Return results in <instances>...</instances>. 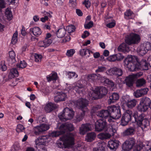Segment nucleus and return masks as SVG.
<instances>
[{
    "label": "nucleus",
    "instance_id": "1",
    "mask_svg": "<svg viewBox=\"0 0 151 151\" xmlns=\"http://www.w3.org/2000/svg\"><path fill=\"white\" fill-rule=\"evenodd\" d=\"M74 129L73 125L70 123H65L61 124L59 127L58 130L53 132L50 134V136L56 137L60 135L67 133L66 135H63L60 138V141L57 142L58 147L61 148L69 147L74 144V137L76 135L75 133H69V132L73 131Z\"/></svg>",
    "mask_w": 151,
    "mask_h": 151
},
{
    "label": "nucleus",
    "instance_id": "2",
    "mask_svg": "<svg viewBox=\"0 0 151 151\" xmlns=\"http://www.w3.org/2000/svg\"><path fill=\"white\" fill-rule=\"evenodd\" d=\"M133 116L138 127H140L143 131H146L149 127L150 121L148 119L144 118L145 114L135 111L134 112Z\"/></svg>",
    "mask_w": 151,
    "mask_h": 151
},
{
    "label": "nucleus",
    "instance_id": "3",
    "mask_svg": "<svg viewBox=\"0 0 151 151\" xmlns=\"http://www.w3.org/2000/svg\"><path fill=\"white\" fill-rule=\"evenodd\" d=\"M107 90L105 87L97 88L95 90L90 92L89 93V95L91 98L94 99H96L101 98L107 93Z\"/></svg>",
    "mask_w": 151,
    "mask_h": 151
},
{
    "label": "nucleus",
    "instance_id": "4",
    "mask_svg": "<svg viewBox=\"0 0 151 151\" xmlns=\"http://www.w3.org/2000/svg\"><path fill=\"white\" fill-rule=\"evenodd\" d=\"M108 130V133H101L98 135V137L100 139L104 140L109 138L111 136H113L116 131V127L115 125L114 124H110L109 125Z\"/></svg>",
    "mask_w": 151,
    "mask_h": 151
},
{
    "label": "nucleus",
    "instance_id": "5",
    "mask_svg": "<svg viewBox=\"0 0 151 151\" xmlns=\"http://www.w3.org/2000/svg\"><path fill=\"white\" fill-rule=\"evenodd\" d=\"M74 114V111L72 109L66 107L64 109L63 113L59 114L58 117L61 121H65L73 118Z\"/></svg>",
    "mask_w": 151,
    "mask_h": 151
},
{
    "label": "nucleus",
    "instance_id": "6",
    "mask_svg": "<svg viewBox=\"0 0 151 151\" xmlns=\"http://www.w3.org/2000/svg\"><path fill=\"white\" fill-rule=\"evenodd\" d=\"M142 75V72L130 75L127 76L124 81V83L128 87H132L137 78Z\"/></svg>",
    "mask_w": 151,
    "mask_h": 151
},
{
    "label": "nucleus",
    "instance_id": "7",
    "mask_svg": "<svg viewBox=\"0 0 151 151\" xmlns=\"http://www.w3.org/2000/svg\"><path fill=\"white\" fill-rule=\"evenodd\" d=\"M109 110L110 112V116L113 119H117L121 117V114L119 106L114 105L109 106Z\"/></svg>",
    "mask_w": 151,
    "mask_h": 151
},
{
    "label": "nucleus",
    "instance_id": "8",
    "mask_svg": "<svg viewBox=\"0 0 151 151\" xmlns=\"http://www.w3.org/2000/svg\"><path fill=\"white\" fill-rule=\"evenodd\" d=\"M132 112L130 110H127L123 114L121 120L120 124L125 126L127 125L129 122L131 120Z\"/></svg>",
    "mask_w": 151,
    "mask_h": 151
},
{
    "label": "nucleus",
    "instance_id": "9",
    "mask_svg": "<svg viewBox=\"0 0 151 151\" xmlns=\"http://www.w3.org/2000/svg\"><path fill=\"white\" fill-rule=\"evenodd\" d=\"M140 37L139 35L136 34L132 33L127 36L125 39L126 43L129 45L137 44L139 42Z\"/></svg>",
    "mask_w": 151,
    "mask_h": 151
},
{
    "label": "nucleus",
    "instance_id": "10",
    "mask_svg": "<svg viewBox=\"0 0 151 151\" xmlns=\"http://www.w3.org/2000/svg\"><path fill=\"white\" fill-rule=\"evenodd\" d=\"M135 143V139L130 138L126 140L122 145V148L124 151H129L133 148Z\"/></svg>",
    "mask_w": 151,
    "mask_h": 151
},
{
    "label": "nucleus",
    "instance_id": "11",
    "mask_svg": "<svg viewBox=\"0 0 151 151\" xmlns=\"http://www.w3.org/2000/svg\"><path fill=\"white\" fill-rule=\"evenodd\" d=\"M107 127V124L105 120L99 119L95 123V129L96 131L101 132L106 129Z\"/></svg>",
    "mask_w": 151,
    "mask_h": 151
},
{
    "label": "nucleus",
    "instance_id": "12",
    "mask_svg": "<svg viewBox=\"0 0 151 151\" xmlns=\"http://www.w3.org/2000/svg\"><path fill=\"white\" fill-rule=\"evenodd\" d=\"M74 103L77 106L79 107L82 111L84 110L87 111L88 110L87 106L88 105V102L86 99L81 98L75 101Z\"/></svg>",
    "mask_w": 151,
    "mask_h": 151
},
{
    "label": "nucleus",
    "instance_id": "13",
    "mask_svg": "<svg viewBox=\"0 0 151 151\" xmlns=\"http://www.w3.org/2000/svg\"><path fill=\"white\" fill-rule=\"evenodd\" d=\"M49 128V125L43 124L34 128V133L36 135H39L42 132L47 130Z\"/></svg>",
    "mask_w": 151,
    "mask_h": 151
},
{
    "label": "nucleus",
    "instance_id": "14",
    "mask_svg": "<svg viewBox=\"0 0 151 151\" xmlns=\"http://www.w3.org/2000/svg\"><path fill=\"white\" fill-rule=\"evenodd\" d=\"M122 99L123 103H125L127 107L129 108H132L135 107L137 102L136 99H131L127 97L124 96Z\"/></svg>",
    "mask_w": 151,
    "mask_h": 151
},
{
    "label": "nucleus",
    "instance_id": "15",
    "mask_svg": "<svg viewBox=\"0 0 151 151\" xmlns=\"http://www.w3.org/2000/svg\"><path fill=\"white\" fill-rule=\"evenodd\" d=\"M92 125L89 123L83 124L80 127V133L83 135L88 131H91Z\"/></svg>",
    "mask_w": 151,
    "mask_h": 151
},
{
    "label": "nucleus",
    "instance_id": "16",
    "mask_svg": "<svg viewBox=\"0 0 151 151\" xmlns=\"http://www.w3.org/2000/svg\"><path fill=\"white\" fill-rule=\"evenodd\" d=\"M109 107H108L106 110H102L98 111L96 113V115L102 118L107 119L110 116V112L109 110Z\"/></svg>",
    "mask_w": 151,
    "mask_h": 151
},
{
    "label": "nucleus",
    "instance_id": "17",
    "mask_svg": "<svg viewBox=\"0 0 151 151\" xmlns=\"http://www.w3.org/2000/svg\"><path fill=\"white\" fill-rule=\"evenodd\" d=\"M148 91L147 88H141L137 90L134 92V95L136 98H139L146 94Z\"/></svg>",
    "mask_w": 151,
    "mask_h": 151
},
{
    "label": "nucleus",
    "instance_id": "18",
    "mask_svg": "<svg viewBox=\"0 0 151 151\" xmlns=\"http://www.w3.org/2000/svg\"><path fill=\"white\" fill-rule=\"evenodd\" d=\"M135 133L134 128L130 127L127 128L122 132V135L124 137L131 136L134 135Z\"/></svg>",
    "mask_w": 151,
    "mask_h": 151
},
{
    "label": "nucleus",
    "instance_id": "19",
    "mask_svg": "<svg viewBox=\"0 0 151 151\" xmlns=\"http://www.w3.org/2000/svg\"><path fill=\"white\" fill-rule=\"evenodd\" d=\"M119 142L118 140H110L108 142V146L110 149L115 151L119 146Z\"/></svg>",
    "mask_w": 151,
    "mask_h": 151
},
{
    "label": "nucleus",
    "instance_id": "20",
    "mask_svg": "<svg viewBox=\"0 0 151 151\" xmlns=\"http://www.w3.org/2000/svg\"><path fill=\"white\" fill-rule=\"evenodd\" d=\"M136 60L138 63V65L139 66V68L141 67V68L142 70H148L149 64L147 62L145 59H142L140 62L137 60V59H136Z\"/></svg>",
    "mask_w": 151,
    "mask_h": 151
},
{
    "label": "nucleus",
    "instance_id": "21",
    "mask_svg": "<svg viewBox=\"0 0 151 151\" xmlns=\"http://www.w3.org/2000/svg\"><path fill=\"white\" fill-rule=\"evenodd\" d=\"M9 57L7 59V60L9 65L11 66L16 62L15 59L16 55L14 51H9Z\"/></svg>",
    "mask_w": 151,
    "mask_h": 151
},
{
    "label": "nucleus",
    "instance_id": "22",
    "mask_svg": "<svg viewBox=\"0 0 151 151\" xmlns=\"http://www.w3.org/2000/svg\"><path fill=\"white\" fill-rule=\"evenodd\" d=\"M58 94L55 96L54 99L55 102H58L59 101H65L66 98V95L65 93L61 92L57 93Z\"/></svg>",
    "mask_w": 151,
    "mask_h": 151
},
{
    "label": "nucleus",
    "instance_id": "23",
    "mask_svg": "<svg viewBox=\"0 0 151 151\" xmlns=\"http://www.w3.org/2000/svg\"><path fill=\"white\" fill-rule=\"evenodd\" d=\"M57 106L55 104L50 103L47 104L45 106L44 110L47 113H49L57 108Z\"/></svg>",
    "mask_w": 151,
    "mask_h": 151
},
{
    "label": "nucleus",
    "instance_id": "24",
    "mask_svg": "<svg viewBox=\"0 0 151 151\" xmlns=\"http://www.w3.org/2000/svg\"><path fill=\"white\" fill-rule=\"evenodd\" d=\"M117 49L119 51L122 52L124 53L128 52L130 50L128 45L125 43H123L121 44Z\"/></svg>",
    "mask_w": 151,
    "mask_h": 151
},
{
    "label": "nucleus",
    "instance_id": "25",
    "mask_svg": "<svg viewBox=\"0 0 151 151\" xmlns=\"http://www.w3.org/2000/svg\"><path fill=\"white\" fill-rule=\"evenodd\" d=\"M44 136H40L35 140L36 145L39 147L40 146L44 145L46 142V139L44 138Z\"/></svg>",
    "mask_w": 151,
    "mask_h": 151
},
{
    "label": "nucleus",
    "instance_id": "26",
    "mask_svg": "<svg viewBox=\"0 0 151 151\" xmlns=\"http://www.w3.org/2000/svg\"><path fill=\"white\" fill-rule=\"evenodd\" d=\"M110 71L112 74L116 76L117 77L122 76L123 74L122 70L116 67L112 68L110 70Z\"/></svg>",
    "mask_w": 151,
    "mask_h": 151
},
{
    "label": "nucleus",
    "instance_id": "27",
    "mask_svg": "<svg viewBox=\"0 0 151 151\" xmlns=\"http://www.w3.org/2000/svg\"><path fill=\"white\" fill-rule=\"evenodd\" d=\"M74 86H73V89L77 92H79V89L83 88L84 85L82 84L80 81H78L77 82L74 84Z\"/></svg>",
    "mask_w": 151,
    "mask_h": 151
},
{
    "label": "nucleus",
    "instance_id": "28",
    "mask_svg": "<svg viewBox=\"0 0 151 151\" xmlns=\"http://www.w3.org/2000/svg\"><path fill=\"white\" fill-rule=\"evenodd\" d=\"M140 101L148 108L151 109V100L147 97L142 98Z\"/></svg>",
    "mask_w": 151,
    "mask_h": 151
},
{
    "label": "nucleus",
    "instance_id": "29",
    "mask_svg": "<svg viewBox=\"0 0 151 151\" xmlns=\"http://www.w3.org/2000/svg\"><path fill=\"white\" fill-rule=\"evenodd\" d=\"M127 66L131 71H136L139 68V66L138 64H134L131 61L129 62L127 64Z\"/></svg>",
    "mask_w": 151,
    "mask_h": 151
},
{
    "label": "nucleus",
    "instance_id": "30",
    "mask_svg": "<svg viewBox=\"0 0 151 151\" xmlns=\"http://www.w3.org/2000/svg\"><path fill=\"white\" fill-rule=\"evenodd\" d=\"M119 98V94L116 93L114 92L109 96V102L110 104L113 103L116 101L118 100Z\"/></svg>",
    "mask_w": 151,
    "mask_h": 151
},
{
    "label": "nucleus",
    "instance_id": "31",
    "mask_svg": "<svg viewBox=\"0 0 151 151\" xmlns=\"http://www.w3.org/2000/svg\"><path fill=\"white\" fill-rule=\"evenodd\" d=\"M96 134L94 132H91L87 134L85 139L88 142H91L95 139Z\"/></svg>",
    "mask_w": 151,
    "mask_h": 151
},
{
    "label": "nucleus",
    "instance_id": "32",
    "mask_svg": "<svg viewBox=\"0 0 151 151\" xmlns=\"http://www.w3.org/2000/svg\"><path fill=\"white\" fill-rule=\"evenodd\" d=\"M137 109L138 111L141 112H146L148 109V107L140 101L139 104L137 106Z\"/></svg>",
    "mask_w": 151,
    "mask_h": 151
},
{
    "label": "nucleus",
    "instance_id": "33",
    "mask_svg": "<svg viewBox=\"0 0 151 151\" xmlns=\"http://www.w3.org/2000/svg\"><path fill=\"white\" fill-rule=\"evenodd\" d=\"M137 50L139 55L140 56L143 55L147 52L142 44H141L138 47Z\"/></svg>",
    "mask_w": 151,
    "mask_h": 151
},
{
    "label": "nucleus",
    "instance_id": "34",
    "mask_svg": "<svg viewBox=\"0 0 151 151\" xmlns=\"http://www.w3.org/2000/svg\"><path fill=\"white\" fill-rule=\"evenodd\" d=\"M30 31H32L35 36L37 37L38 36L42 33L41 30L40 28L37 27L31 28Z\"/></svg>",
    "mask_w": 151,
    "mask_h": 151
},
{
    "label": "nucleus",
    "instance_id": "35",
    "mask_svg": "<svg viewBox=\"0 0 151 151\" xmlns=\"http://www.w3.org/2000/svg\"><path fill=\"white\" fill-rule=\"evenodd\" d=\"M100 79L102 82H103L104 83H106L110 85L111 87L114 86V83L111 80L105 78L101 75L100 76Z\"/></svg>",
    "mask_w": 151,
    "mask_h": 151
},
{
    "label": "nucleus",
    "instance_id": "36",
    "mask_svg": "<svg viewBox=\"0 0 151 151\" xmlns=\"http://www.w3.org/2000/svg\"><path fill=\"white\" fill-rule=\"evenodd\" d=\"M66 33V31L64 28H60L58 29L56 32L57 37L60 38L63 37Z\"/></svg>",
    "mask_w": 151,
    "mask_h": 151
},
{
    "label": "nucleus",
    "instance_id": "37",
    "mask_svg": "<svg viewBox=\"0 0 151 151\" xmlns=\"http://www.w3.org/2000/svg\"><path fill=\"white\" fill-rule=\"evenodd\" d=\"M86 111H87L83 110L81 112L76 116V122H79L82 120L85 115Z\"/></svg>",
    "mask_w": 151,
    "mask_h": 151
},
{
    "label": "nucleus",
    "instance_id": "38",
    "mask_svg": "<svg viewBox=\"0 0 151 151\" xmlns=\"http://www.w3.org/2000/svg\"><path fill=\"white\" fill-rule=\"evenodd\" d=\"M146 81L145 79L143 78L138 79L136 83V86L137 87H140L145 85Z\"/></svg>",
    "mask_w": 151,
    "mask_h": 151
},
{
    "label": "nucleus",
    "instance_id": "39",
    "mask_svg": "<svg viewBox=\"0 0 151 151\" xmlns=\"http://www.w3.org/2000/svg\"><path fill=\"white\" fill-rule=\"evenodd\" d=\"M57 74L56 73H53L51 76L47 77V79L48 82H50L52 80H56L57 79Z\"/></svg>",
    "mask_w": 151,
    "mask_h": 151
},
{
    "label": "nucleus",
    "instance_id": "40",
    "mask_svg": "<svg viewBox=\"0 0 151 151\" xmlns=\"http://www.w3.org/2000/svg\"><path fill=\"white\" fill-rule=\"evenodd\" d=\"M18 32L17 31H16L15 32L13 35L12 37L11 43L13 44H15L17 41L18 38Z\"/></svg>",
    "mask_w": 151,
    "mask_h": 151
},
{
    "label": "nucleus",
    "instance_id": "41",
    "mask_svg": "<svg viewBox=\"0 0 151 151\" xmlns=\"http://www.w3.org/2000/svg\"><path fill=\"white\" fill-rule=\"evenodd\" d=\"M98 145L99 146V147L98 148H93V151H105L104 147L102 146V144L99 142Z\"/></svg>",
    "mask_w": 151,
    "mask_h": 151
},
{
    "label": "nucleus",
    "instance_id": "42",
    "mask_svg": "<svg viewBox=\"0 0 151 151\" xmlns=\"http://www.w3.org/2000/svg\"><path fill=\"white\" fill-rule=\"evenodd\" d=\"M133 14V12L130 10H128L124 13L125 17L127 19H129L131 18L130 17Z\"/></svg>",
    "mask_w": 151,
    "mask_h": 151
},
{
    "label": "nucleus",
    "instance_id": "43",
    "mask_svg": "<svg viewBox=\"0 0 151 151\" xmlns=\"http://www.w3.org/2000/svg\"><path fill=\"white\" fill-rule=\"evenodd\" d=\"M20 64H18L17 65V68H23L26 67L27 65L26 63L24 60L20 61Z\"/></svg>",
    "mask_w": 151,
    "mask_h": 151
},
{
    "label": "nucleus",
    "instance_id": "44",
    "mask_svg": "<svg viewBox=\"0 0 151 151\" xmlns=\"http://www.w3.org/2000/svg\"><path fill=\"white\" fill-rule=\"evenodd\" d=\"M88 52L89 55H90V50L86 49H83L80 50V54L82 56L86 55V52Z\"/></svg>",
    "mask_w": 151,
    "mask_h": 151
},
{
    "label": "nucleus",
    "instance_id": "45",
    "mask_svg": "<svg viewBox=\"0 0 151 151\" xmlns=\"http://www.w3.org/2000/svg\"><path fill=\"white\" fill-rule=\"evenodd\" d=\"M142 45L147 51L151 50V45L150 42H144L142 44Z\"/></svg>",
    "mask_w": 151,
    "mask_h": 151
},
{
    "label": "nucleus",
    "instance_id": "46",
    "mask_svg": "<svg viewBox=\"0 0 151 151\" xmlns=\"http://www.w3.org/2000/svg\"><path fill=\"white\" fill-rule=\"evenodd\" d=\"M144 147V145L142 143L138 144L135 147V150L136 151H140L142 150Z\"/></svg>",
    "mask_w": 151,
    "mask_h": 151
},
{
    "label": "nucleus",
    "instance_id": "47",
    "mask_svg": "<svg viewBox=\"0 0 151 151\" xmlns=\"http://www.w3.org/2000/svg\"><path fill=\"white\" fill-rule=\"evenodd\" d=\"M66 29L68 32L70 33L75 31V27L74 25H71L67 27Z\"/></svg>",
    "mask_w": 151,
    "mask_h": 151
},
{
    "label": "nucleus",
    "instance_id": "48",
    "mask_svg": "<svg viewBox=\"0 0 151 151\" xmlns=\"http://www.w3.org/2000/svg\"><path fill=\"white\" fill-rule=\"evenodd\" d=\"M5 15L7 18L9 19H11L12 18V12L8 9H7L5 12Z\"/></svg>",
    "mask_w": 151,
    "mask_h": 151
},
{
    "label": "nucleus",
    "instance_id": "49",
    "mask_svg": "<svg viewBox=\"0 0 151 151\" xmlns=\"http://www.w3.org/2000/svg\"><path fill=\"white\" fill-rule=\"evenodd\" d=\"M75 53V50L71 49L67 50L66 55L68 57H70L73 56Z\"/></svg>",
    "mask_w": 151,
    "mask_h": 151
},
{
    "label": "nucleus",
    "instance_id": "50",
    "mask_svg": "<svg viewBox=\"0 0 151 151\" xmlns=\"http://www.w3.org/2000/svg\"><path fill=\"white\" fill-rule=\"evenodd\" d=\"M25 129L23 126L21 124H19L17 125V128L16 129V131L19 133L21 132H22Z\"/></svg>",
    "mask_w": 151,
    "mask_h": 151
},
{
    "label": "nucleus",
    "instance_id": "51",
    "mask_svg": "<svg viewBox=\"0 0 151 151\" xmlns=\"http://www.w3.org/2000/svg\"><path fill=\"white\" fill-rule=\"evenodd\" d=\"M34 57L35 62H41L42 58L41 55L35 54V55Z\"/></svg>",
    "mask_w": 151,
    "mask_h": 151
},
{
    "label": "nucleus",
    "instance_id": "52",
    "mask_svg": "<svg viewBox=\"0 0 151 151\" xmlns=\"http://www.w3.org/2000/svg\"><path fill=\"white\" fill-rule=\"evenodd\" d=\"M93 24L92 21H90L88 23L85 24L84 27L86 29H89L93 27Z\"/></svg>",
    "mask_w": 151,
    "mask_h": 151
},
{
    "label": "nucleus",
    "instance_id": "53",
    "mask_svg": "<svg viewBox=\"0 0 151 151\" xmlns=\"http://www.w3.org/2000/svg\"><path fill=\"white\" fill-rule=\"evenodd\" d=\"M96 75L94 74L89 75L88 76V81H93L95 79Z\"/></svg>",
    "mask_w": 151,
    "mask_h": 151
},
{
    "label": "nucleus",
    "instance_id": "54",
    "mask_svg": "<svg viewBox=\"0 0 151 151\" xmlns=\"http://www.w3.org/2000/svg\"><path fill=\"white\" fill-rule=\"evenodd\" d=\"M68 77L70 78H71L75 76L76 78L78 76L77 74H76V73L74 72H68Z\"/></svg>",
    "mask_w": 151,
    "mask_h": 151
},
{
    "label": "nucleus",
    "instance_id": "55",
    "mask_svg": "<svg viewBox=\"0 0 151 151\" xmlns=\"http://www.w3.org/2000/svg\"><path fill=\"white\" fill-rule=\"evenodd\" d=\"M44 41L45 42V44L46 47L49 46L52 42V40L51 39H45Z\"/></svg>",
    "mask_w": 151,
    "mask_h": 151
},
{
    "label": "nucleus",
    "instance_id": "56",
    "mask_svg": "<svg viewBox=\"0 0 151 151\" xmlns=\"http://www.w3.org/2000/svg\"><path fill=\"white\" fill-rule=\"evenodd\" d=\"M10 71L13 73L14 75L15 76V77H17L18 76L19 73L17 70L16 68H12L11 70Z\"/></svg>",
    "mask_w": 151,
    "mask_h": 151
},
{
    "label": "nucleus",
    "instance_id": "57",
    "mask_svg": "<svg viewBox=\"0 0 151 151\" xmlns=\"http://www.w3.org/2000/svg\"><path fill=\"white\" fill-rule=\"evenodd\" d=\"M83 4L85 5L86 8H89L91 4V0H85L84 1L83 3Z\"/></svg>",
    "mask_w": 151,
    "mask_h": 151
},
{
    "label": "nucleus",
    "instance_id": "58",
    "mask_svg": "<svg viewBox=\"0 0 151 151\" xmlns=\"http://www.w3.org/2000/svg\"><path fill=\"white\" fill-rule=\"evenodd\" d=\"M106 70L105 67L103 66H99L98 69L96 70V73L102 72Z\"/></svg>",
    "mask_w": 151,
    "mask_h": 151
},
{
    "label": "nucleus",
    "instance_id": "59",
    "mask_svg": "<svg viewBox=\"0 0 151 151\" xmlns=\"http://www.w3.org/2000/svg\"><path fill=\"white\" fill-rule=\"evenodd\" d=\"M6 3L4 0H0V9L6 7Z\"/></svg>",
    "mask_w": 151,
    "mask_h": 151
},
{
    "label": "nucleus",
    "instance_id": "60",
    "mask_svg": "<svg viewBox=\"0 0 151 151\" xmlns=\"http://www.w3.org/2000/svg\"><path fill=\"white\" fill-rule=\"evenodd\" d=\"M115 55L116 57V60H121L124 58V56L120 53H118Z\"/></svg>",
    "mask_w": 151,
    "mask_h": 151
},
{
    "label": "nucleus",
    "instance_id": "61",
    "mask_svg": "<svg viewBox=\"0 0 151 151\" xmlns=\"http://www.w3.org/2000/svg\"><path fill=\"white\" fill-rule=\"evenodd\" d=\"M108 60L111 61H114L116 60V57L115 55H113L110 56L108 58Z\"/></svg>",
    "mask_w": 151,
    "mask_h": 151
},
{
    "label": "nucleus",
    "instance_id": "62",
    "mask_svg": "<svg viewBox=\"0 0 151 151\" xmlns=\"http://www.w3.org/2000/svg\"><path fill=\"white\" fill-rule=\"evenodd\" d=\"M0 69L2 71H5L6 69V66L4 63H0Z\"/></svg>",
    "mask_w": 151,
    "mask_h": 151
},
{
    "label": "nucleus",
    "instance_id": "63",
    "mask_svg": "<svg viewBox=\"0 0 151 151\" xmlns=\"http://www.w3.org/2000/svg\"><path fill=\"white\" fill-rule=\"evenodd\" d=\"M145 148L147 150H151V142L147 143Z\"/></svg>",
    "mask_w": 151,
    "mask_h": 151
},
{
    "label": "nucleus",
    "instance_id": "64",
    "mask_svg": "<svg viewBox=\"0 0 151 151\" xmlns=\"http://www.w3.org/2000/svg\"><path fill=\"white\" fill-rule=\"evenodd\" d=\"M115 25V23L114 22H112L107 24L106 26L109 28H111L114 27Z\"/></svg>",
    "mask_w": 151,
    "mask_h": 151
}]
</instances>
